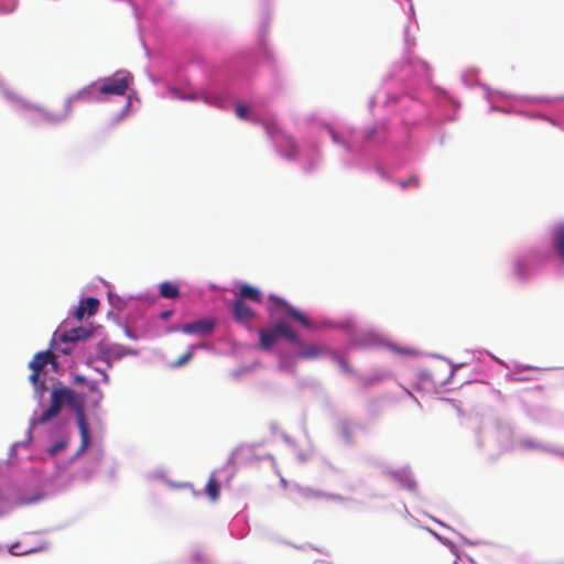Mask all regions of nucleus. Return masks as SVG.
<instances>
[{
    "instance_id": "obj_1",
    "label": "nucleus",
    "mask_w": 564,
    "mask_h": 564,
    "mask_svg": "<svg viewBox=\"0 0 564 564\" xmlns=\"http://www.w3.org/2000/svg\"><path fill=\"white\" fill-rule=\"evenodd\" d=\"M74 399L75 392L67 387L53 389L50 406L39 417L32 420V426L46 424L58 415L65 403H73Z\"/></svg>"
},
{
    "instance_id": "obj_2",
    "label": "nucleus",
    "mask_w": 564,
    "mask_h": 564,
    "mask_svg": "<svg viewBox=\"0 0 564 564\" xmlns=\"http://www.w3.org/2000/svg\"><path fill=\"white\" fill-rule=\"evenodd\" d=\"M48 364H51L53 368L57 367L56 357L50 350L37 352L29 364V367L32 370L29 379L36 393L41 397L46 391L45 380L41 379V372Z\"/></svg>"
},
{
    "instance_id": "obj_3",
    "label": "nucleus",
    "mask_w": 564,
    "mask_h": 564,
    "mask_svg": "<svg viewBox=\"0 0 564 564\" xmlns=\"http://www.w3.org/2000/svg\"><path fill=\"white\" fill-rule=\"evenodd\" d=\"M132 83L133 76L129 72L119 70L97 83L98 94L123 96Z\"/></svg>"
},
{
    "instance_id": "obj_4",
    "label": "nucleus",
    "mask_w": 564,
    "mask_h": 564,
    "mask_svg": "<svg viewBox=\"0 0 564 564\" xmlns=\"http://www.w3.org/2000/svg\"><path fill=\"white\" fill-rule=\"evenodd\" d=\"M281 337H285L293 344H300L299 335L282 322L259 332L260 346L264 350L271 349Z\"/></svg>"
},
{
    "instance_id": "obj_5",
    "label": "nucleus",
    "mask_w": 564,
    "mask_h": 564,
    "mask_svg": "<svg viewBox=\"0 0 564 564\" xmlns=\"http://www.w3.org/2000/svg\"><path fill=\"white\" fill-rule=\"evenodd\" d=\"M269 300L272 302V305L269 307V313L273 315L275 311L279 308H284L288 314L293 317L295 321H297L301 325H303L305 328L312 329L313 324L312 322L299 310L290 305L286 301L283 299H280L273 294L269 296Z\"/></svg>"
},
{
    "instance_id": "obj_6",
    "label": "nucleus",
    "mask_w": 564,
    "mask_h": 564,
    "mask_svg": "<svg viewBox=\"0 0 564 564\" xmlns=\"http://www.w3.org/2000/svg\"><path fill=\"white\" fill-rule=\"evenodd\" d=\"M97 83H93L83 89L78 90L76 94L68 97L64 102V113L61 116L62 118H66L72 112L73 104L77 101H90V100H100L98 94Z\"/></svg>"
},
{
    "instance_id": "obj_7",
    "label": "nucleus",
    "mask_w": 564,
    "mask_h": 564,
    "mask_svg": "<svg viewBox=\"0 0 564 564\" xmlns=\"http://www.w3.org/2000/svg\"><path fill=\"white\" fill-rule=\"evenodd\" d=\"M232 315L234 318L240 324H249L254 317V311L246 304L242 299H236L232 302Z\"/></svg>"
},
{
    "instance_id": "obj_8",
    "label": "nucleus",
    "mask_w": 564,
    "mask_h": 564,
    "mask_svg": "<svg viewBox=\"0 0 564 564\" xmlns=\"http://www.w3.org/2000/svg\"><path fill=\"white\" fill-rule=\"evenodd\" d=\"M215 322L210 318H200L185 324L182 332L187 335H208L214 330Z\"/></svg>"
},
{
    "instance_id": "obj_9",
    "label": "nucleus",
    "mask_w": 564,
    "mask_h": 564,
    "mask_svg": "<svg viewBox=\"0 0 564 564\" xmlns=\"http://www.w3.org/2000/svg\"><path fill=\"white\" fill-rule=\"evenodd\" d=\"M77 424L80 434V446L76 453V456H80L87 449L90 443L88 425L85 414L82 410L77 414Z\"/></svg>"
},
{
    "instance_id": "obj_10",
    "label": "nucleus",
    "mask_w": 564,
    "mask_h": 564,
    "mask_svg": "<svg viewBox=\"0 0 564 564\" xmlns=\"http://www.w3.org/2000/svg\"><path fill=\"white\" fill-rule=\"evenodd\" d=\"M99 307V301L96 297H86L80 301L79 306L76 308L75 317L82 321L85 315L93 316L97 313Z\"/></svg>"
},
{
    "instance_id": "obj_11",
    "label": "nucleus",
    "mask_w": 564,
    "mask_h": 564,
    "mask_svg": "<svg viewBox=\"0 0 564 564\" xmlns=\"http://www.w3.org/2000/svg\"><path fill=\"white\" fill-rule=\"evenodd\" d=\"M93 335V332L90 329H87L85 327H76L72 328L65 333H63L59 337L61 341L64 344H74L78 340H85L88 337Z\"/></svg>"
},
{
    "instance_id": "obj_12",
    "label": "nucleus",
    "mask_w": 564,
    "mask_h": 564,
    "mask_svg": "<svg viewBox=\"0 0 564 564\" xmlns=\"http://www.w3.org/2000/svg\"><path fill=\"white\" fill-rule=\"evenodd\" d=\"M299 347L297 357L302 359H316L324 355L325 348L323 346L311 344L304 345L300 339V344H295Z\"/></svg>"
},
{
    "instance_id": "obj_13",
    "label": "nucleus",
    "mask_w": 564,
    "mask_h": 564,
    "mask_svg": "<svg viewBox=\"0 0 564 564\" xmlns=\"http://www.w3.org/2000/svg\"><path fill=\"white\" fill-rule=\"evenodd\" d=\"M236 299H242V301L250 300L256 303H261L262 301L261 292L257 288L247 283L240 286L239 295L236 296Z\"/></svg>"
},
{
    "instance_id": "obj_14",
    "label": "nucleus",
    "mask_w": 564,
    "mask_h": 564,
    "mask_svg": "<svg viewBox=\"0 0 564 564\" xmlns=\"http://www.w3.org/2000/svg\"><path fill=\"white\" fill-rule=\"evenodd\" d=\"M553 246L560 259L564 261V224L555 228L553 234Z\"/></svg>"
},
{
    "instance_id": "obj_15",
    "label": "nucleus",
    "mask_w": 564,
    "mask_h": 564,
    "mask_svg": "<svg viewBox=\"0 0 564 564\" xmlns=\"http://www.w3.org/2000/svg\"><path fill=\"white\" fill-rule=\"evenodd\" d=\"M220 482L212 475L205 488L206 495L212 501H216L220 496Z\"/></svg>"
},
{
    "instance_id": "obj_16",
    "label": "nucleus",
    "mask_w": 564,
    "mask_h": 564,
    "mask_svg": "<svg viewBox=\"0 0 564 564\" xmlns=\"http://www.w3.org/2000/svg\"><path fill=\"white\" fill-rule=\"evenodd\" d=\"M160 295L164 299L173 300L180 295V289L172 282H163L160 285Z\"/></svg>"
},
{
    "instance_id": "obj_17",
    "label": "nucleus",
    "mask_w": 564,
    "mask_h": 564,
    "mask_svg": "<svg viewBox=\"0 0 564 564\" xmlns=\"http://www.w3.org/2000/svg\"><path fill=\"white\" fill-rule=\"evenodd\" d=\"M195 348H196V346L189 347L185 354H183L177 360L173 361L172 367L178 368V367L185 365L187 361H189L194 356Z\"/></svg>"
},
{
    "instance_id": "obj_18",
    "label": "nucleus",
    "mask_w": 564,
    "mask_h": 564,
    "mask_svg": "<svg viewBox=\"0 0 564 564\" xmlns=\"http://www.w3.org/2000/svg\"><path fill=\"white\" fill-rule=\"evenodd\" d=\"M285 143L288 147V150L285 151V156L289 159H294L297 154V147H296L295 141L292 138L286 137Z\"/></svg>"
},
{
    "instance_id": "obj_19",
    "label": "nucleus",
    "mask_w": 564,
    "mask_h": 564,
    "mask_svg": "<svg viewBox=\"0 0 564 564\" xmlns=\"http://www.w3.org/2000/svg\"><path fill=\"white\" fill-rule=\"evenodd\" d=\"M334 360L340 367V369L346 373H352L354 369L349 365L348 360L340 356H334Z\"/></svg>"
},
{
    "instance_id": "obj_20",
    "label": "nucleus",
    "mask_w": 564,
    "mask_h": 564,
    "mask_svg": "<svg viewBox=\"0 0 564 564\" xmlns=\"http://www.w3.org/2000/svg\"><path fill=\"white\" fill-rule=\"evenodd\" d=\"M68 441L67 440H61L55 442L51 448L48 449L50 455L54 456L61 451L65 449L67 447Z\"/></svg>"
},
{
    "instance_id": "obj_21",
    "label": "nucleus",
    "mask_w": 564,
    "mask_h": 564,
    "mask_svg": "<svg viewBox=\"0 0 564 564\" xmlns=\"http://www.w3.org/2000/svg\"><path fill=\"white\" fill-rule=\"evenodd\" d=\"M249 112V108L245 105H237L236 106V113L239 118L246 119Z\"/></svg>"
},
{
    "instance_id": "obj_22",
    "label": "nucleus",
    "mask_w": 564,
    "mask_h": 564,
    "mask_svg": "<svg viewBox=\"0 0 564 564\" xmlns=\"http://www.w3.org/2000/svg\"><path fill=\"white\" fill-rule=\"evenodd\" d=\"M341 435L348 441H352V431L349 425H343L341 426Z\"/></svg>"
},
{
    "instance_id": "obj_23",
    "label": "nucleus",
    "mask_w": 564,
    "mask_h": 564,
    "mask_svg": "<svg viewBox=\"0 0 564 564\" xmlns=\"http://www.w3.org/2000/svg\"><path fill=\"white\" fill-rule=\"evenodd\" d=\"M400 185H401L402 188H405V187H408L410 185H413V186L417 187L419 186V180L415 176H411L406 182H401Z\"/></svg>"
},
{
    "instance_id": "obj_24",
    "label": "nucleus",
    "mask_w": 564,
    "mask_h": 564,
    "mask_svg": "<svg viewBox=\"0 0 564 564\" xmlns=\"http://www.w3.org/2000/svg\"><path fill=\"white\" fill-rule=\"evenodd\" d=\"M15 546H17V545H13V546L11 547L10 552H11L12 554L18 555L19 553H17V552H14V551H13V549H14ZM42 549H43V547H35V549H32V550L25 551V552H23L22 554H29V553H31V552L40 551V550H42Z\"/></svg>"
},
{
    "instance_id": "obj_25",
    "label": "nucleus",
    "mask_w": 564,
    "mask_h": 564,
    "mask_svg": "<svg viewBox=\"0 0 564 564\" xmlns=\"http://www.w3.org/2000/svg\"><path fill=\"white\" fill-rule=\"evenodd\" d=\"M75 382L76 383H85L86 382V378L84 376H82V375H77L75 377Z\"/></svg>"
},
{
    "instance_id": "obj_26",
    "label": "nucleus",
    "mask_w": 564,
    "mask_h": 564,
    "mask_svg": "<svg viewBox=\"0 0 564 564\" xmlns=\"http://www.w3.org/2000/svg\"><path fill=\"white\" fill-rule=\"evenodd\" d=\"M95 370L98 371L104 377V380L106 382L109 381V376L105 371H102L101 369H98V368H95Z\"/></svg>"
},
{
    "instance_id": "obj_27",
    "label": "nucleus",
    "mask_w": 564,
    "mask_h": 564,
    "mask_svg": "<svg viewBox=\"0 0 564 564\" xmlns=\"http://www.w3.org/2000/svg\"><path fill=\"white\" fill-rule=\"evenodd\" d=\"M95 370L98 371L104 377V380L106 382L109 381V376L105 371H102L101 369H98V368H95Z\"/></svg>"
},
{
    "instance_id": "obj_28",
    "label": "nucleus",
    "mask_w": 564,
    "mask_h": 564,
    "mask_svg": "<svg viewBox=\"0 0 564 564\" xmlns=\"http://www.w3.org/2000/svg\"><path fill=\"white\" fill-rule=\"evenodd\" d=\"M170 316H171V312H163V313L161 314V317H162L163 319H166V318H169Z\"/></svg>"
},
{
    "instance_id": "obj_29",
    "label": "nucleus",
    "mask_w": 564,
    "mask_h": 564,
    "mask_svg": "<svg viewBox=\"0 0 564 564\" xmlns=\"http://www.w3.org/2000/svg\"><path fill=\"white\" fill-rule=\"evenodd\" d=\"M61 351L64 354H68L70 351V347L65 346V347L61 348Z\"/></svg>"
},
{
    "instance_id": "obj_30",
    "label": "nucleus",
    "mask_w": 564,
    "mask_h": 564,
    "mask_svg": "<svg viewBox=\"0 0 564 564\" xmlns=\"http://www.w3.org/2000/svg\"><path fill=\"white\" fill-rule=\"evenodd\" d=\"M369 382H370L369 380H364V381H362V383H364L365 386H368V384H369Z\"/></svg>"
}]
</instances>
